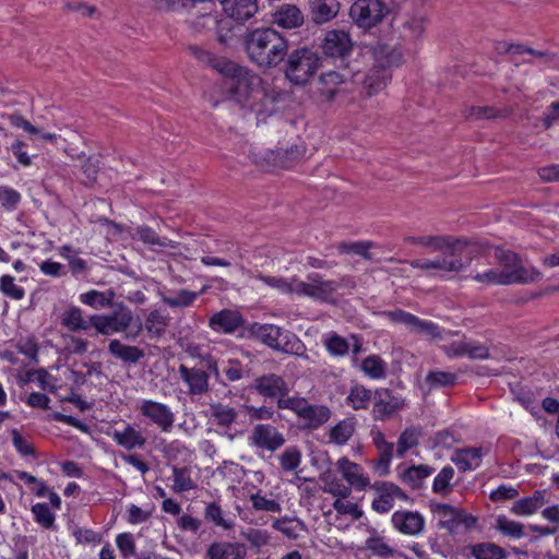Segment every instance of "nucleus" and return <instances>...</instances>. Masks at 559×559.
<instances>
[{"label":"nucleus","mask_w":559,"mask_h":559,"mask_svg":"<svg viewBox=\"0 0 559 559\" xmlns=\"http://www.w3.org/2000/svg\"><path fill=\"white\" fill-rule=\"evenodd\" d=\"M401 406L402 401L389 390L377 391L372 408L373 418L383 420L397 412Z\"/></svg>","instance_id":"obj_25"},{"label":"nucleus","mask_w":559,"mask_h":559,"mask_svg":"<svg viewBox=\"0 0 559 559\" xmlns=\"http://www.w3.org/2000/svg\"><path fill=\"white\" fill-rule=\"evenodd\" d=\"M442 510L444 516L449 518L442 524L452 532L457 531L461 526L469 528L476 524V518L463 510L455 509L449 504H443Z\"/></svg>","instance_id":"obj_31"},{"label":"nucleus","mask_w":559,"mask_h":559,"mask_svg":"<svg viewBox=\"0 0 559 559\" xmlns=\"http://www.w3.org/2000/svg\"><path fill=\"white\" fill-rule=\"evenodd\" d=\"M134 321L132 311L120 305L109 314H94L90 317L92 326L102 335L122 333L129 330Z\"/></svg>","instance_id":"obj_9"},{"label":"nucleus","mask_w":559,"mask_h":559,"mask_svg":"<svg viewBox=\"0 0 559 559\" xmlns=\"http://www.w3.org/2000/svg\"><path fill=\"white\" fill-rule=\"evenodd\" d=\"M335 467L350 488L362 491L370 486V478L362 466L346 456L338 459Z\"/></svg>","instance_id":"obj_16"},{"label":"nucleus","mask_w":559,"mask_h":559,"mask_svg":"<svg viewBox=\"0 0 559 559\" xmlns=\"http://www.w3.org/2000/svg\"><path fill=\"white\" fill-rule=\"evenodd\" d=\"M419 444V430L415 427L406 428L399 437L396 442V454L403 457L408 451L417 448Z\"/></svg>","instance_id":"obj_45"},{"label":"nucleus","mask_w":559,"mask_h":559,"mask_svg":"<svg viewBox=\"0 0 559 559\" xmlns=\"http://www.w3.org/2000/svg\"><path fill=\"white\" fill-rule=\"evenodd\" d=\"M472 555L476 559H504L506 551L491 543H480L472 546Z\"/></svg>","instance_id":"obj_54"},{"label":"nucleus","mask_w":559,"mask_h":559,"mask_svg":"<svg viewBox=\"0 0 559 559\" xmlns=\"http://www.w3.org/2000/svg\"><path fill=\"white\" fill-rule=\"evenodd\" d=\"M180 380L187 385L188 393L191 395H202L209 390V372L195 368L180 365L178 368Z\"/></svg>","instance_id":"obj_21"},{"label":"nucleus","mask_w":559,"mask_h":559,"mask_svg":"<svg viewBox=\"0 0 559 559\" xmlns=\"http://www.w3.org/2000/svg\"><path fill=\"white\" fill-rule=\"evenodd\" d=\"M371 246L369 241L341 242L337 245V250L341 254L359 255L368 259Z\"/></svg>","instance_id":"obj_60"},{"label":"nucleus","mask_w":559,"mask_h":559,"mask_svg":"<svg viewBox=\"0 0 559 559\" xmlns=\"http://www.w3.org/2000/svg\"><path fill=\"white\" fill-rule=\"evenodd\" d=\"M198 297L199 293L180 289L174 295L164 296L162 300L170 308H186L191 306Z\"/></svg>","instance_id":"obj_52"},{"label":"nucleus","mask_w":559,"mask_h":559,"mask_svg":"<svg viewBox=\"0 0 559 559\" xmlns=\"http://www.w3.org/2000/svg\"><path fill=\"white\" fill-rule=\"evenodd\" d=\"M62 342L64 350L71 355H83L88 349V341L73 334H63Z\"/></svg>","instance_id":"obj_63"},{"label":"nucleus","mask_w":559,"mask_h":559,"mask_svg":"<svg viewBox=\"0 0 559 559\" xmlns=\"http://www.w3.org/2000/svg\"><path fill=\"white\" fill-rule=\"evenodd\" d=\"M371 401V391L362 385H354L347 397L346 403L355 411L366 409Z\"/></svg>","instance_id":"obj_47"},{"label":"nucleus","mask_w":559,"mask_h":559,"mask_svg":"<svg viewBox=\"0 0 559 559\" xmlns=\"http://www.w3.org/2000/svg\"><path fill=\"white\" fill-rule=\"evenodd\" d=\"M0 292L14 300H21L25 296L23 287L15 284V280L11 275H2L0 277Z\"/></svg>","instance_id":"obj_59"},{"label":"nucleus","mask_w":559,"mask_h":559,"mask_svg":"<svg viewBox=\"0 0 559 559\" xmlns=\"http://www.w3.org/2000/svg\"><path fill=\"white\" fill-rule=\"evenodd\" d=\"M546 502V491L536 490L532 496L516 500L512 504L511 512L516 515L527 516L542 509Z\"/></svg>","instance_id":"obj_30"},{"label":"nucleus","mask_w":559,"mask_h":559,"mask_svg":"<svg viewBox=\"0 0 559 559\" xmlns=\"http://www.w3.org/2000/svg\"><path fill=\"white\" fill-rule=\"evenodd\" d=\"M245 48L249 59L259 68L272 69L287 56L288 43L276 29L259 27L247 34Z\"/></svg>","instance_id":"obj_3"},{"label":"nucleus","mask_w":559,"mask_h":559,"mask_svg":"<svg viewBox=\"0 0 559 559\" xmlns=\"http://www.w3.org/2000/svg\"><path fill=\"white\" fill-rule=\"evenodd\" d=\"M61 325L70 331H85L92 324L83 317V311L76 306L67 308L61 314Z\"/></svg>","instance_id":"obj_38"},{"label":"nucleus","mask_w":559,"mask_h":559,"mask_svg":"<svg viewBox=\"0 0 559 559\" xmlns=\"http://www.w3.org/2000/svg\"><path fill=\"white\" fill-rule=\"evenodd\" d=\"M379 61L380 67L369 70V72L364 75V79H361V76L358 73H356L353 76L354 84L360 82L367 96H372L379 93L382 88H384L388 81V74L386 71L384 70V67L392 66L394 63V60L392 58H389L385 61Z\"/></svg>","instance_id":"obj_18"},{"label":"nucleus","mask_w":559,"mask_h":559,"mask_svg":"<svg viewBox=\"0 0 559 559\" xmlns=\"http://www.w3.org/2000/svg\"><path fill=\"white\" fill-rule=\"evenodd\" d=\"M386 367V362L378 355H370L360 362V370L373 380L385 378Z\"/></svg>","instance_id":"obj_42"},{"label":"nucleus","mask_w":559,"mask_h":559,"mask_svg":"<svg viewBox=\"0 0 559 559\" xmlns=\"http://www.w3.org/2000/svg\"><path fill=\"white\" fill-rule=\"evenodd\" d=\"M484 456L481 447L459 449L454 452L451 461L462 472L473 471L480 466Z\"/></svg>","instance_id":"obj_29"},{"label":"nucleus","mask_w":559,"mask_h":559,"mask_svg":"<svg viewBox=\"0 0 559 559\" xmlns=\"http://www.w3.org/2000/svg\"><path fill=\"white\" fill-rule=\"evenodd\" d=\"M114 298L115 293L112 290L98 292L92 289L80 295V301L82 304L90 306L91 308L96 310H100L111 306Z\"/></svg>","instance_id":"obj_40"},{"label":"nucleus","mask_w":559,"mask_h":559,"mask_svg":"<svg viewBox=\"0 0 559 559\" xmlns=\"http://www.w3.org/2000/svg\"><path fill=\"white\" fill-rule=\"evenodd\" d=\"M248 440L250 445L269 452L277 451L286 442L284 435L276 427L269 424L255 425Z\"/></svg>","instance_id":"obj_14"},{"label":"nucleus","mask_w":559,"mask_h":559,"mask_svg":"<svg viewBox=\"0 0 559 559\" xmlns=\"http://www.w3.org/2000/svg\"><path fill=\"white\" fill-rule=\"evenodd\" d=\"M58 254L68 261L69 269L73 276L84 275L88 272L87 262L80 257V251L72 246L64 245L58 249Z\"/></svg>","instance_id":"obj_35"},{"label":"nucleus","mask_w":559,"mask_h":559,"mask_svg":"<svg viewBox=\"0 0 559 559\" xmlns=\"http://www.w3.org/2000/svg\"><path fill=\"white\" fill-rule=\"evenodd\" d=\"M168 323L169 318L167 314L160 310H153L147 314L144 324H142V322L138 319L135 331L128 332L126 337L128 340H134L140 335L143 329L146 330L151 337H159L165 333Z\"/></svg>","instance_id":"obj_22"},{"label":"nucleus","mask_w":559,"mask_h":559,"mask_svg":"<svg viewBox=\"0 0 559 559\" xmlns=\"http://www.w3.org/2000/svg\"><path fill=\"white\" fill-rule=\"evenodd\" d=\"M393 526L406 535L419 533V513L407 510L395 511L392 515Z\"/></svg>","instance_id":"obj_32"},{"label":"nucleus","mask_w":559,"mask_h":559,"mask_svg":"<svg viewBox=\"0 0 559 559\" xmlns=\"http://www.w3.org/2000/svg\"><path fill=\"white\" fill-rule=\"evenodd\" d=\"M353 48L349 34L344 31H329L322 43L323 52L332 58H344Z\"/></svg>","instance_id":"obj_20"},{"label":"nucleus","mask_w":559,"mask_h":559,"mask_svg":"<svg viewBox=\"0 0 559 559\" xmlns=\"http://www.w3.org/2000/svg\"><path fill=\"white\" fill-rule=\"evenodd\" d=\"M379 496L372 501L371 508L378 513H388L394 506V497L401 495V489L393 483H374L372 486Z\"/></svg>","instance_id":"obj_26"},{"label":"nucleus","mask_w":559,"mask_h":559,"mask_svg":"<svg viewBox=\"0 0 559 559\" xmlns=\"http://www.w3.org/2000/svg\"><path fill=\"white\" fill-rule=\"evenodd\" d=\"M205 519L223 530H231L235 526L234 518L225 513L216 502L206 506Z\"/></svg>","instance_id":"obj_43"},{"label":"nucleus","mask_w":559,"mask_h":559,"mask_svg":"<svg viewBox=\"0 0 559 559\" xmlns=\"http://www.w3.org/2000/svg\"><path fill=\"white\" fill-rule=\"evenodd\" d=\"M108 352L115 358L128 364H136L144 357V352L141 348L123 344L119 340H111L109 342Z\"/></svg>","instance_id":"obj_33"},{"label":"nucleus","mask_w":559,"mask_h":559,"mask_svg":"<svg viewBox=\"0 0 559 559\" xmlns=\"http://www.w3.org/2000/svg\"><path fill=\"white\" fill-rule=\"evenodd\" d=\"M249 500L252 504V508L255 511H264L269 513H278L282 508L277 500H275L272 495H263L261 490L251 493L249 496Z\"/></svg>","instance_id":"obj_46"},{"label":"nucleus","mask_w":559,"mask_h":559,"mask_svg":"<svg viewBox=\"0 0 559 559\" xmlns=\"http://www.w3.org/2000/svg\"><path fill=\"white\" fill-rule=\"evenodd\" d=\"M238 415V411L229 404L214 402L209 406L210 420L224 429H229L236 423Z\"/></svg>","instance_id":"obj_27"},{"label":"nucleus","mask_w":559,"mask_h":559,"mask_svg":"<svg viewBox=\"0 0 559 559\" xmlns=\"http://www.w3.org/2000/svg\"><path fill=\"white\" fill-rule=\"evenodd\" d=\"M273 527L292 539L299 537L305 530L304 523L294 518H283L273 522Z\"/></svg>","instance_id":"obj_49"},{"label":"nucleus","mask_w":559,"mask_h":559,"mask_svg":"<svg viewBox=\"0 0 559 559\" xmlns=\"http://www.w3.org/2000/svg\"><path fill=\"white\" fill-rule=\"evenodd\" d=\"M496 258L501 267L502 274L514 277L513 284H524L533 282L539 273L535 270H527L521 262L520 257L511 250H498Z\"/></svg>","instance_id":"obj_13"},{"label":"nucleus","mask_w":559,"mask_h":559,"mask_svg":"<svg viewBox=\"0 0 559 559\" xmlns=\"http://www.w3.org/2000/svg\"><path fill=\"white\" fill-rule=\"evenodd\" d=\"M206 559H245V550L235 544L216 543L207 549Z\"/></svg>","instance_id":"obj_37"},{"label":"nucleus","mask_w":559,"mask_h":559,"mask_svg":"<svg viewBox=\"0 0 559 559\" xmlns=\"http://www.w3.org/2000/svg\"><path fill=\"white\" fill-rule=\"evenodd\" d=\"M510 110L507 108L498 109L491 106H473L466 111V117L469 119H493L504 118L509 116Z\"/></svg>","instance_id":"obj_53"},{"label":"nucleus","mask_w":559,"mask_h":559,"mask_svg":"<svg viewBox=\"0 0 559 559\" xmlns=\"http://www.w3.org/2000/svg\"><path fill=\"white\" fill-rule=\"evenodd\" d=\"M136 409L143 418L162 432L171 431L175 424V414L167 404L150 399H142L138 401Z\"/></svg>","instance_id":"obj_11"},{"label":"nucleus","mask_w":559,"mask_h":559,"mask_svg":"<svg viewBox=\"0 0 559 559\" xmlns=\"http://www.w3.org/2000/svg\"><path fill=\"white\" fill-rule=\"evenodd\" d=\"M320 67V57L309 48L296 49L288 55L285 75L295 85H305Z\"/></svg>","instance_id":"obj_6"},{"label":"nucleus","mask_w":559,"mask_h":559,"mask_svg":"<svg viewBox=\"0 0 559 559\" xmlns=\"http://www.w3.org/2000/svg\"><path fill=\"white\" fill-rule=\"evenodd\" d=\"M72 534L78 544L96 546L102 543L103 536L100 533L86 527L75 526Z\"/></svg>","instance_id":"obj_64"},{"label":"nucleus","mask_w":559,"mask_h":559,"mask_svg":"<svg viewBox=\"0 0 559 559\" xmlns=\"http://www.w3.org/2000/svg\"><path fill=\"white\" fill-rule=\"evenodd\" d=\"M454 476V469L451 466H444L433 479L432 489L436 493L445 495L451 489V480Z\"/></svg>","instance_id":"obj_61"},{"label":"nucleus","mask_w":559,"mask_h":559,"mask_svg":"<svg viewBox=\"0 0 559 559\" xmlns=\"http://www.w3.org/2000/svg\"><path fill=\"white\" fill-rule=\"evenodd\" d=\"M278 460L283 471L293 472L301 462V452L296 447H289L280 455Z\"/></svg>","instance_id":"obj_62"},{"label":"nucleus","mask_w":559,"mask_h":559,"mask_svg":"<svg viewBox=\"0 0 559 559\" xmlns=\"http://www.w3.org/2000/svg\"><path fill=\"white\" fill-rule=\"evenodd\" d=\"M390 7L383 0H357L349 9V16L361 29L369 31L389 15Z\"/></svg>","instance_id":"obj_8"},{"label":"nucleus","mask_w":559,"mask_h":559,"mask_svg":"<svg viewBox=\"0 0 559 559\" xmlns=\"http://www.w3.org/2000/svg\"><path fill=\"white\" fill-rule=\"evenodd\" d=\"M323 343H324L326 350L332 356H344L350 349V345L348 344V342L335 333L326 336L324 338Z\"/></svg>","instance_id":"obj_58"},{"label":"nucleus","mask_w":559,"mask_h":559,"mask_svg":"<svg viewBox=\"0 0 559 559\" xmlns=\"http://www.w3.org/2000/svg\"><path fill=\"white\" fill-rule=\"evenodd\" d=\"M382 316L390 322L403 325L412 331H416L419 328V321L417 317L401 309L385 311L382 313Z\"/></svg>","instance_id":"obj_50"},{"label":"nucleus","mask_w":559,"mask_h":559,"mask_svg":"<svg viewBox=\"0 0 559 559\" xmlns=\"http://www.w3.org/2000/svg\"><path fill=\"white\" fill-rule=\"evenodd\" d=\"M352 284L349 280L330 281L318 273H311L306 281L298 278L296 296L308 297L314 301L332 302L340 287Z\"/></svg>","instance_id":"obj_7"},{"label":"nucleus","mask_w":559,"mask_h":559,"mask_svg":"<svg viewBox=\"0 0 559 559\" xmlns=\"http://www.w3.org/2000/svg\"><path fill=\"white\" fill-rule=\"evenodd\" d=\"M473 280L484 285H510L513 284L514 277L511 275L502 274L500 269H489L484 272H478L473 276Z\"/></svg>","instance_id":"obj_44"},{"label":"nucleus","mask_w":559,"mask_h":559,"mask_svg":"<svg viewBox=\"0 0 559 559\" xmlns=\"http://www.w3.org/2000/svg\"><path fill=\"white\" fill-rule=\"evenodd\" d=\"M117 426L108 428L106 435L111 438L117 445L127 451L142 449L146 445L147 439L142 430L130 423L120 420Z\"/></svg>","instance_id":"obj_12"},{"label":"nucleus","mask_w":559,"mask_h":559,"mask_svg":"<svg viewBox=\"0 0 559 559\" xmlns=\"http://www.w3.org/2000/svg\"><path fill=\"white\" fill-rule=\"evenodd\" d=\"M281 409L292 411L301 423L302 427L309 430H317L328 423L332 411L323 404H311L305 397L292 396L277 402Z\"/></svg>","instance_id":"obj_5"},{"label":"nucleus","mask_w":559,"mask_h":559,"mask_svg":"<svg viewBox=\"0 0 559 559\" xmlns=\"http://www.w3.org/2000/svg\"><path fill=\"white\" fill-rule=\"evenodd\" d=\"M319 95L326 102H345V95L353 88L354 82L348 73L326 71L319 76Z\"/></svg>","instance_id":"obj_10"},{"label":"nucleus","mask_w":559,"mask_h":559,"mask_svg":"<svg viewBox=\"0 0 559 559\" xmlns=\"http://www.w3.org/2000/svg\"><path fill=\"white\" fill-rule=\"evenodd\" d=\"M32 514L34 516V521L43 526L46 530L53 527L55 525V513L50 510V508L46 503H35L32 506Z\"/></svg>","instance_id":"obj_55"},{"label":"nucleus","mask_w":559,"mask_h":559,"mask_svg":"<svg viewBox=\"0 0 559 559\" xmlns=\"http://www.w3.org/2000/svg\"><path fill=\"white\" fill-rule=\"evenodd\" d=\"M310 9L316 23H325L336 16L340 3L337 0H310Z\"/></svg>","instance_id":"obj_36"},{"label":"nucleus","mask_w":559,"mask_h":559,"mask_svg":"<svg viewBox=\"0 0 559 559\" xmlns=\"http://www.w3.org/2000/svg\"><path fill=\"white\" fill-rule=\"evenodd\" d=\"M255 390L265 397L276 399L277 402L286 400L288 385L285 380L277 374H265L255 379Z\"/></svg>","instance_id":"obj_23"},{"label":"nucleus","mask_w":559,"mask_h":559,"mask_svg":"<svg viewBox=\"0 0 559 559\" xmlns=\"http://www.w3.org/2000/svg\"><path fill=\"white\" fill-rule=\"evenodd\" d=\"M29 489L35 496H37L39 498L48 497L51 506L55 509L59 510L61 508V499H60L59 495L57 492L50 490L44 480L37 478L29 486Z\"/></svg>","instance_id":"obj_57"},{"label":"nucleus","mask_w":559,"mask_h":559,"mask_svg":"<svg viewBox=\"0 0 559 559\" xmlns=\"http://www.w3.org/2000/svg\"><path fill=\"white\" fill-rule=\"evenodd\" d=\"M133 237L138 238L143 243L151 246V247H157L160 249H164V248L175 249L176 248L175 241L167 239V238L159 237L156 234V231L148 226H138L134 229Z\"/></svg>","instance_id":"obj_39"},{"label":"nucleus","mask_w":559,"mask_h":559,"mask_svg":"<svg viewBox=\"0 0 559 559\" xmlns=\"http://www.w3.org/2000/svg\"><path fill=\"white\" fill-rule=\"evenodd\" d=\"M219 2L224 13L239 23L248 21L258 11L257 0H219Z\"/></svg>","instance_id":"obj_24"},{"label":"nucleus","mask_w":559,"mask_h":559,"mask_svg":"<svg viewBox=\"0 0 559 559\" xmlns=\"http://www.w3.org/2000/svg\"><path fill=\"white\" fill-rule=\"evenodd\" d=\"M228 96L240 107L257 115L259 121L277 111V104L284 94L275 88L269 90L262 78L243 68L231 80L226 81Z\"/></svg>","instance_id":"obj_2"},{"label":"nucleus","mask_w":559,"mask_h":559,"mask_svg":"<svg viewBox=\"0 0 559 559\" xmlns=\"http://www.w3.org/2000/svg\"><path fill=\"white\" fill-rule=\"evenodd\" d=\"M191 51L199 61L210 66L218 73L223 74L227 81H231L238 74V72L243 69L237 63L224 57L215 56L211 51L203 48L194 46L191 47Z\"/></svg>","instance_id":"obj_17"},{"label":"nucleus","mask_w":559,"mask_h":559,"mask_svg":"<svg viewBox=\"0 0 559 559\" xmlns=\"http://www.w3.org/2000/svg\"><path fill=\"white\" fill-rule=\"evenodd\" d=\"M251 332L259 341L275 350L309 359L304 342L288 330L275 324L254 323Z\"/></svg>","instance_id":"obj_4"},{"label":"nucleus","mask_w":559,"mask_h":559,"mask_svg":"<svg viewBox=\"0 0 559 559\" xmlns=\"http://www.w3.org/2000/svg\"><path fill=\"white\" fill-rule=\"evenodd\" d=\"M497 530L507 537L519 539L525 536V527L522 523L501 515L497 519Z\"/></svg>","instance_id":"obj_51"},{"label":"nucleus","mask_w":559,"mask_h":559,"mask_svg":"<svg viewBox=\"0 0 559 559\" xmlns=\"http://www.w3.org/2000/svg\"><path fill=\"white\" fill-rule=\"evenodd\" d=\"M354 431L355 420L353 418H345L330 429L329 441L343 445L352 438Z\"/></svg>","instance_id":"obj_41"},{"label":"nucleus","mask_w":559,"mask_h":559,"mask_svg":"<svg viewBox=\"0 0 559 559\" xmlns=\"http://www.w3.org/2000/svg\"><path fill=\"white\" fill-rule=\"evenodd\" d=\"M245 324L242 314L235 309H223L215 312L209 320L212 331L223 334H233Z\"/></svg>","instance_id":"obj_19"},{"label":"nucleus","mask_w":559,"mask_h":559,"mask_svg":"<svg viewBox=\"0 0 559 559\" xmlns=\"http://www.w3.org/2000/svg\"><path fill=\"white\" fill-rule=\"evenodd\" d=\"M477 246L443 236H421V271L428 276L450 278L471 265Z\"/></svg>","instance_id":"obj_1"},{"label":"nucleus","mask_w":559,"mask_h":559,"mask_svg":"<svg viewBox=\"0 0 559 559\" xmlns=\"http://www.w3.org/2000/svg\"><path fill=\"white\" fill-rule=\"evenodd\" d=\"M273 23L286 29L299 27L304 23V15L294 4H282L272 14Z\"/></svg>","instance_id":"obj_28"},{"label":"nucleus","mask_w":559,"mask_h":559,"mask_svg":"<svg viewBox=\"0 0 559 559\" xmlns=\"http://www.w3.org/2000/svg\"><path fill=\"white\" fill-rule=\"evenodd\" d=\"M333 510L323 512L326 521L337 527L338 530H345L349 526L348 523L344 522V516H349L353 521H358L362 518L364 511L360 507L350 500L335 499L332 503Z\"/></svg>","instance_id":"obj_15"},{"label":"nucleus","mask_w":559,"mask_h":559,"mask_svg":"<svg viewBox=\"0 0 559 559\" xmlns=\"http://www.w3.org/2000/svg\"><path fill=\"white\" fill-rule=\"evenodd\" d=\"M366 548L374 556L386 558L394 552V548L388 543V540L378 534L371 535L366 540Z\"/></svg>","instance_id":"obj_56"},{"label":"nucleus","mask_w":559,"mask_h":559,"mask_svg":"<svg viewBox=\"0 0 559 559\" xmlns=\"http://www.w3.org/2000/svg\"><path fill=\"white\" fill-rule=\"evenodd\" d=\"M255 280L262 282L264 285L270 288L276 290L280 294L284 295H293L296 296L298 277H282V276H271L264 274H257L254 276Z\"/></svg>","instance_id":"obj_34"},{"label":"nucleus","mask_w":559,"mask_h":559,"mask_svg":"<svg viewBox=\"0 0 559 559\" xmlns=\"http://www.w3.org/2000/svg\"><path fill=\"white\" fill-rule=\"evenodd\" d=\"M173 479V490L177 493L186 492L195 488V483L191 477V472L187 467H174Z\"/></svg>","instance_id":"obj_48"}]
</instances>
